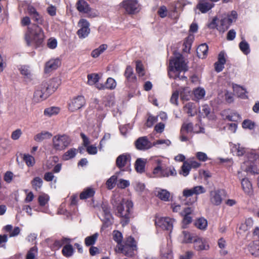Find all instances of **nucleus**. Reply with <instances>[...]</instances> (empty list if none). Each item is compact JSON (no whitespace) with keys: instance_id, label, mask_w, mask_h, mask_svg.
<instances>
[{"instance_id":"32","label":"nucleus","mask_w":259,"mask_h":259,"mask_svg":"<svg viewBox=\"0 0 259 259\" xmlns=\"http://www.w3.org/2000/svg\"><path fill=\"white\" fill-rule=\"evenodd\" d=\"M77 150L75 148H71L66 151L62 156L64 160H68L73 158L76 154Z\"/></svg>"},{"instance_id":"35","label":"nucleus","mask_w":259,"mask_h":259,"mask_svg":"<svg viewBox=\"0 0 259 259\" xmlns=\"http://www.w3.org/2000/svg\"><path fill=\"white\" fill-rule=\"evenodd\" d=\"M99 76L98 74L92 73L88 75V83L92 85L95 84L99 81Z\"/></svg>"},{"instance_id":"28","label":"nucleus","mask_w":259,"mask_h":259,"mask_svg":"<svg viewBox=\"0 0 259 259\" xmlns=\"http://www.w3.org/2000/svg\"><path fill=\"white\" fill-rule=\"evenodd\" d=\"M95 191L93 188H88L84 189L80 194V199H86L88 198H90L92 197L95 194Z\"/></svg>"},{"instance_id":"23","label":"nucleus","mask_w":259,"mask_h":259,"mask_svg":"<svg viewBox=\"0 0 259 259\" xmlns=\"http://www.w3.org/2000/svg\"><path fill=\"white\" fill-rule=\"evenodd\" d=\"M248 249L252 255L259 256V240L250 243L248 247Z\"/></svg>"},{"instance_id":"24","label":"nucleus","mask_w":259,"mask_h":259,"mask_svg":"<svg viewBox=\"0 0 259 259\" xmlns=\"http://www.w3.org/2000/svg\"><path fill=\"white\" fill-rule=\"evenodd\" d=\"M253 224V221L251 219L248 218L246 219L245 222L242 223L239 226V230L240 231V233L245 232L251 229L252 227Z\"/></svg>"},{"instance_id":"1","label":"nucleus","mask_w":259,"mask_h":259,"mask_svg":"<svg viewBox=\"0 0 259 259\" xmlns=\"http://www.w3.org/2000/svg\"><path fill=\"white\" fill-rule=\"evenodd\" d=\"M111 203L116 211L117 216L121 218V224L125 226L130 222L131 216V210L133 209V203L131 201L124 200L120 197L113 198Z\"/></svg>"},{"instance_id":"54","label":"nucleus","mask_w":259,"mask_h":259,"mask_svg":"<svg viewBox=\"0 0 259 259\" xmlns=\"http://www.w3.org/2000/svg\"><path fill=\"white\" fill-rule=\"evenodd\" d=\"M70 240V239L66 238H64L61 240H56L54 242V246L58 248H60L63 245L64 243H67Z\"/></svg>"},{"instance_id":"12","label":"nucleus","mask_w":259,"mask_h":259,"mask_svg":"<svg viewBox=\"0 0 259 259\" xmlns=\"http://www.w3.org/2000/svg\"><path fill=\"white\" fill-rule=\"evenodd\" d=\"M174 68L170 69V70H174L175 72L179 71H186L188 70V66L182 56L176 57L174 61Z\"/></svg>"},{"instance_id":"19","label":"nucleus","mask_w":259,"mask_h":259,"mask_svg":"<svg viewBox=\"0 0 259 259\" xmlns=\"http://www.w3.org/2000/svg\"><path fill=\"white\" fill-rule=\"evenodd\" d=\"M184 111L189 116H194L197 114V107L196 104L193 102H188L184 106Z\"/></svg>"},{"instance_id":"8","label":"nucleus","mask_w":259,"mask_h":259,"mask_svg":"<svg viewBox=\"0 0 259 259\" xmlns=\"http://www.w3.org/2000/svg\"><path fill=\"white\" fill-rule=\"evenodd\" d=\"M159 172H160V176L161 177H168L169 176H176L177 175V171L174 167H164L158 165L153 170L154 174H157Z\"/></svg>"},{"instance_id":"17","label":"nucleus","mask_w":259,"mask_h":259,"mask_svg":"<svg viewBox=\"0 0 259 259\" xmlns=\"http://www.w3.org/2000/svg\"><path fill=\"white\" fill-rule=\"evenodd\" d=\"M221 191L220 190L211 191L210 192V200L211 202L215 205H220L222 201Z\"/></svg>"},{"instance_id":"18","label":"nucleus","mask_w":259,"mask_h":259,"mask_svg":"<svg viewBox=\"0 0 259 259\" xmlns=\"http://www.w3.org/2000/svg\"><path fill=\"white\" fill-rule=\"evenodd\" d=\"M60 61L58 59L49 60L46 63L45 73H49L52 70H56L60 65Z\"/></svg>"},{"instance_id":"7","label":"nucleus","mask_w":259,"mask_h":259,"mask_svg":"<svg viewBox=\"0 0 259 259\" xmlns=\"http://www.w3.org/2000/svg\"><path fill=\"white\" fill-rule=\"evenodd\" d=\"M121 6L127 13L130 14H134L139 11V5L137 0H123L121 3Z\"/></svg>"},{"instance_id":"22","label":"nucleus","mask_w":259,"mask_h":259,"mask_svg":"<svg viewBox=\"0 0 259 259\" xmlns=\"http://www.w3.org/2000/svg\"><path fill=\"white\" fill-rule=\"evenodd\" d=\"M76 8L80 12L87 13L90 11L88 4L84 0H79L76 3Z\"/></svg>"},{"instance_id":"59","label":"nucleus","mask_w":259,"mask_h":259,"mask_svg":"<svg viewBox=\"0 0 259 259\" xmlns=\"http://www.w3.org/2000/svg\"><path fill=\"white\" fill-rule=\"evenodd\" d=\"M157 121V117L152 116H149L146 122V125L147 127H151L153 123Z\"/></svg>"},{"instance_id":"20","label":"nucleus","mask_w":259,"mask_h":259,"mask_svg":"<svg viewBox=\"0 0 259 259\" xmlns=\"http://www.w3.org/2000/svg\"><path fill=\"white\" fill-rule=\"evenodd\" d=\"M146 162V159L141 158H138L135 164V167L136 171L140 174L145 172V167Z\"/></svg>"},{"instance_id":"29","label":"nucleus","mask_w":259,"mask_h":259,"mask_svg":"<svg viewBox=\"0 0 259 259\" xmlns=\"http://www.w3.org/2000/svg\"><path fill=\"white\" fill-rule=\"evenodd\" d=\"M241 186L245 193L249 194L251 192L252 185L248 179H243L241 181Z\"/></svg>"},{"instance_id":"39","label":"nucleus","mask_w":259,"mask_h":259,"mask_svg":"<svg viewBox=\"0 0 259 259\" xmlns=\"http://www.w3.org/2000/svg\"><path fill=\"white\" fill-rule=\"evenodd\" d=\"M23 159L28 166H32L35 163L34 158L29 154H24Z\"/></svg>"},{"instance_id":"55","label":"nucleus","mask_w":259,"mask_h":259,"mask_svg":"<svg viewBox=\"0 0 259 259\" xmlns=\"http://www.w3.org/2000/svg\"><path fill=\"white\" fill-rule=\"evenodd\" d=\"M117 185V187L119 188L124 189L130 185V183L128 181L120 179Z\"/></svg>"},{"instance_id":"61","label":"nucleus","mask_w":259,"mask_h":259,"mask_svg":"<svg viewBox=\"0 0 259 259\" xmlns=\"http://www.w3.org/2000/svg\"><path fill=\"white\" fill-rule=\"evenodd\" d=\"M197 158L202 161H205L208 159L206 154L203 152H198L196 153Z\"/></svg>"},{"instance_id":"60","label":"nucleus","mask_w":259,"mask_h":259,"mask_svg":"<svg viewBox=\"0 0 259 259\" xmlns=\"http://www.w3.org/2000/svg\"><path fill=\"white\" fill-rule=\"evenodd\" d=\"M210 112V109L208 105H204L202 106V109L201 111V113L202 115L207 116Z\"/></svg>"},{"instance_id":"33","label":"nucleus","mask_w":259,"mask_h":259,"mask_svg":"<svg viewBox=\"0 0 259 259\" xmlns=\"http://www.w3.org/2000/svg\"><path fill=\"white\" fill-rule=\"evenodd\" d=\"M170 193L166 190L162 189L158 192L157 196L161 200L165 201H169Z\"/></svg>"},{"instance_id":"11","label":"nucleus","mask_w":259,"mask_h":259,"mask_svg":"<svg viewBox=\"0 0 259 259\" xmlns=\"http://www.w3.org/2000/svg\"><path fill=\"white\" fill-rule=\"evenodd\" d=\"M174 220L169 218H161L156 220L155 224L163 229L171 231L173 228Z\"/></svg>"},{"instance_id":"3","label":"nucleus","mask_w":259,"mask_h":259,"mask_svg":"<svg viewBox=\"0 0 259 259\" xmlns=\"http://www.w3.org/2000/svg\"><path fill=\"white\" fill-rule=\"evenodd\" d=\"M118 249L125 256L133 257L135 255V251L137 250V245L134 238L131 236L127 237L123 243L118 246Z\"/></svg>"},{"instance_id":"57","label":"nucleus","mask_w":259,"mask_h":259,"mask_svg":"<svg viewBox=\"0 0 259 259\" xmlns=\"http://www.w3.org/2000/svg\"><path fill=\"white\" fill-rule=\"evenodd\" d=\"M22 133L20 129H17L12 132L11 138L14 140H18L21 136Z\"/></svg>"},{"instance_id":"62","label":"nucleus","mask_w":259,"mask_h":259,"mask_svg":"<svg viewBox=\"0 0 259 259\" xmlns=\"http://www.w3.org/2000/svg\"><path fill=\"white\" fill-rule=\"evenodd\" d=\"M13 177V174L11 171H7L4 176V180L7 183H10Z\"/></svg>"},{"instance_id":"48","label":"nucleus","mask_w":259,"mask_h":259,"mask_svg":"<svg viewBox=\"0 0 259 259\" xmlns=\"http://www.w3.org/2000/svg\"><path fill=\"white\" fill-rule=\"evenodd\" d=\"M255 124L249 119H245L242 123V127L244 128L252 130L254 127Z\"/></svg>"},{"instance_id":"38","label":"nucleus","mask_w":259,"mask_h":259,"mask_svg":"<svg viewBox=\"0 0 259 259\" xmlns=\"http://www.w3.org/2000/svg\"><path fill=\"white\" fill-rule=\"evenodd\" d=\"M102 209L104 212L106 222H109L111 219V214L110 213L109 207L107 205L103 204L102 205Z\"/></svg>"},{"instance_id":"2","label":"nucleus","mask_w":259,"mask_h":259,"mask_svg":"<svg viewBox=\"0 0 259 259\" xmlns=\"http://www.w3.org/2000/svg\"><path fill=\"white\" fill-rule=\"evenodd\" d=\"M43 30L38 24H34L31 27H28L25 34V40L28 46L34 45L40 46L44 41Z\"/></svg>"},{"instance_id":"56","label":"nucleus","mask_w":259,"mask_h":259,"mask_svg":"<svg viewBox=\"0 0 259 259\" xmlns=\"http://www.w3.org/2000/svg\"><path fill=\"white\" fill-rule=\"evenodd\" d=\"M21 73L27 78H30L31 74L30 71L26 67L24 66L20 68Z\"/></svg>"},{"instance_id":"21","label":"nucleus","mask_w":259,"mask_h":259,"mask_svg":"<svg viewBox=\"0 0 259 259\" xmlns=\"http://www.w3.org/2000/svg\"><path fill=\"white\" fill-rule=\"evenodd\" d=\"M208 47L206 44L199 45L196 50L197 56L199 58L204 59L207 56Z\"/></svg>"},{"instance_id":"15","label":"nucleus","mask_w":259,"mask_h":259,"mask_svg":"<svg viewBox=\"0 0 259 259\" xmlns=\"http://www.w3.org/2000/svg\"><path fill=\"white\" fill-rule=\"evenodd\" d=\"M192 242L194 244V248L196 250H207L209 248V246L206 244L205 240L197 236H195Z\"/></svg>"},{"instance_id":"49","label":"nucleus","mask_w":259,"mask_h":259,"mask_svg":"<svg viewBox=\"0 0 259 259\" xmlns=\"http://www.w3.org/2000/svg\"><path fill=\"white\" fill-rule=\"evenodd\" d=\"M33 19L37 24H41L43 23L44 19L38 13V12H36L35 14L31 16Z\"/></svg>"},{"instance_id":"41","label":"nucleus","mask_w":259,"mask_h":259,"mask_svg":"<svg viewBox=\"0 0 259 259\" xmlns=\"http://www.w3.org/2000/svg\"><path fill=\"white\" fill-rule=\"evenodd\" d=\"M184 235V239L183 242L185 243H192L194 240V237L189 232L186 231H183Z\"/></svg>"},{"instance_id":"44","label":"nucleus","mask_w":259,"mask_h":259,"mask_svg":"<svg viewBox=\"0 0 259 259\" xmlns=\"http://www.w3.org/2000/svg\"><path fill=\"white\" fill-rule=\"evenodd\" d=\"M240 50L244 54H248L250 52L249 45L248 43L245 41H242L239 44Z\"/></svg>"},{"instance_id":"64","label":"nucleus","mask_w":259,"mask_h":259,"mask_svg":"<svg viewBox=\"0 0 259 259\" xmlns=\"http://www.w3.org/2000/svg\"><path fill=\"white\" fill-rule=\"evenodd\" d=\"M193 255L192 251H187L184 254L180 256V259H191Z\"/></svg>"},{"instance_id":"51","label":"nucleus","mask_w":259,"mask_h":259,"mask_svg":"<svg viewBox=\"0 0 259 259\" xmlns=\"http://www.w3.org/2000/svg\"><path fill=\"white\" fill-rule=\"evenodd\" d=\"M194 192V194L198 195L199 194L204 193L206 192L204 188L202 186H195L192 188Z\"/></svg>"},{"instance_id":"6","label":"nucleus","mask_w":259,"mask_h":259,"mask_svg":"<svg viewBox=\"0 0 259 259\" xmlns=\"http://www.w3.org/2000/svg\"><path fill=\"white\" fill-rule=\"evenodd\" d=\"M131 159V155L130 153H125L120 154L116 158V165L121 170H124L125 166H130Z\"/></svg>"},{"instance_id":"27","label":"nucleus","mask_w":259,"mask_h":259,"mask_svg":"<svg viewBox=\"0 0 259 259\" xmlns=\"http://www.w3.org/2000/svg\"><path fill=\"white\" fill-rule=\"evenodd\" d=\"M52 136V134L49 132H42L36 134L34 137V140L37 142H41L45 139L51 138Z\"/></svg>"},{"instance_id":"9","label":"nucleus","mask_w":259,"mask_h":259,"mask_svg":"<svg viewBox=\"0 0 259 259\" xmlns=\"http://www.w3.org/2000/svg\"><path fill=\"white\" fill-rule=\"evenodd\" d=\"M200 166V163L194 160L184 161L181 167V171L180 172V174L186 177L188 175L192 168H196Z\"/></svg>"},{"instance_id":"36","label":"nucleus","mask_w":259,"mask_h":259,"mask_svg":"<svg viewBox=\"0 0 259 259\" xmlns=\"http://www.w3.org/2000/svg\"><path fill=\"white\" fill-rule=\"evenodd\" d=\"M42 183V179L38 177H35L31 181L33 188L36 191L41 188Z\"/></svg>"},{"instance_id":"5","label":"nucleus","mask_w":259,"mask_h":259,"mask_svg":"<svg viewBox=\"0 0 259 259\" xmlns=\"http://www.w3.org/2000/svg\"><path fill=\"white\" fill-rule=\"evenodd\" d=\"M53 147L56 150L65 149L70 144L71 139L66 135H57L53 138Z\"/></svg>"},{"instance_id":"46","label":"nucleus","mask_w":259,"mask_h":259,"mask_svg":"<svg viewBox=\"0 0 259 259\" xmlns=\"http://www.w3.org/2000/svg\"><path fill=\"white\" fill-rule=\"evenodd\" d=\"M113 239L118 243L119 246L121 244H122L121 243L122 240V236L121 233L118 231H114Z\"/></svg>"},{"instance_id":"16","label":"nucleus","mask_w":259,"mask_h":259,"mask_svg":"<svg viewBox=\"0 0 259 259\" xmlns=\"http://www.w3.org/2000/svg\"><path fill=\"white\" fill-rule=\"evenodd\" d=\"M213 6L214 4L209 2L208 0H199L196 7L201 13H206Z\"/></svg>"},{"instance_id":"13","label":"nucleus","mask_w":259,"mask_h":259,"mask_svg":"<svg viewBox=\"0 0 259 259\" xmlns=\"http://www.w3.org/2000/svg\"><path fill=\"white\" fill-rule=\"evenodd\" d=\"M81 28L77 31V34L79 38H84L89 34L90 29L89 28V23L84 19L80 20L78 23Z\"/></svg>"},{"instance_id":"43","label":"nucleus","mask_w":259,"mask_h":259,"mask_svg":"<svg viewBox=\"0 0 259 259\" xmlns=\"http://www.w3.org/2000/svg\"><path fill=\"white\" fill-rule=\"evenodd\" d=\"M37 252V248L36 246L31 247L27 253L26 259H34Z\"/></svg>"},{"instance_id":"31","label":"nucleus","mask_w":259,"mask_h":259,"mask_svg":"<svg viewBox=\"0 0 259 259\" xmlns=\"http://www.w3.org/2000/svg\"><path fill=\"white\" fill-rule=\"evenodd\" d=\"M98 236V233H96L90 236L86 237L84 240L85 245L87 246L93 245L97 241Z\"/></svg>"},{"instance_id":"58","label":"nucleus","mask_w":259,"mask_h":259,"mask_svg":"<svg viewBox=\"0 0 259 259\" xmlns=\"http://www.w3.org/2000/svg\"><path fill=\"white\" fill-rule=\"evenodd\" d=\"M178 98H179V92L178 91H175V92L173 93V94H172V96L170 98V102L172 104L178 105Z\"/></svg>"},{"instance_id":"47","label":"nucleus","mask_w":259,"mask_h":259,"mask_svg":"<svg viewBox=\"0 0 259 259\" xmlns=\"http://www.w3.org/2000/svg\"><path fill=\"white\" fill-rule=\"evenodd\" d=\"M193 126L192 123H184L181 129V133H183V132L188 133L189 132H191L193 130Z\"/></svg>"},{"instance_id":"37","label":"nucleus","mask_w":259,"mask_h":259,"mask_svg":"<svg viewBox=\"0 0 259 259\" xmlns=\"http://www.w3.org/2000/svg\"><path fill=\"white\" fill-rule=\"evenodd\" d=\"M232 23L233 20H231L230 18H227L226 17L222 18L220 21V24L222 26V29H223V31L228 29L230 25Z\"/></svg>"},{"instance_id":"53","label":"nucleus","mask_w":259,"mask_h":259,"mask_svg":"<svg viewBox=\"0 0 259 259\" xmlns=\"http://www.w3.org/2000/svg\"><path fill=\"white\" fill-rule=\"evenodd\" d=\"M167 10L166 7L164 6H162L159 8L157 13L160 17L164 18L167 15Z\"/></svg>"},{"instance_id":"50","label":"nucleus","mask_w":259,"mask_h":259,"mask_svg":"<svg viewBox=\"0 0 259 259\" xmlns=\"http://www.w3.org/2000/svg\"><path fill=\"white\" fill-rule=\"evenodd\" d=\"M136 71L138 74H139V76H143L144 75V71L143 67V65L140 61L136 62Z\"/></svg>"},{"instance_id":"42","label":"nucleus","mask_w":259,"mask_h":259,"mask_svg":"<svg viewBox=\"0 0 259 259\" xmlns=\"http://www.w3.org/2000/svg\"><path fill=\"white\" fill-rule=\"evenodd\" d=\"M117 179V176H113L107 181L106 185L109 189L111 190L114 188Z\"/></svg>"},{"instance_id":"26","label":"nucleus","mask_w":259,"mask_h":259,"mask_svg":"<svg viewBox=\"0 0 259 259\" xmlns=\"http://www.w3.org/2000/svg\"><path fill=\"white\" fill-rule=\"evenodd\" d=\"M124 75L127 80L131 82H135L136 80V76L134 74L133 69L130 66H127L126 68Z\"/></svg>"},{"instance_id":"25","label":"nucleus","mask_w":259,"mask_h":259,"mask_svg":"<svg viewBox=\"0 0 259 259\" xmlns=\"http://www.w3.org/2000/svg\"><path fill=\"white\" fill-rule=\"evenodd\" d=\"M49 88L52 93H54L61 84V80L58 78H53L52 80L47 81Z\"/></svg>"},{"instance_id":"34","label":"nucleus","mask_w":259,"mask_h":259,"mask_svg":"<svg viewBox=\"0 0 259 259\" xmlns=\"http://www.w3.org/2000/svg\"><path fill=\"white\" fill-rule=\"evenodd\" d=\"M195 226L201 230H205L207 226V221L204 218H199L195 223Z\"/></svg>"},{"instance_id":"40","label":"nucleus","mask_w":259,"mask_h":259,"mask_svg":"<svg viewBox=\"0 0 259 259\" xmlns=\"http://www.w3.org/2000/svg\"><path fill=\"white\" fill-rule=\"evenodd\" d=\"M59 108L57 107H51L47 108L44 111V114L51 116L53 115L56 114L59 112Z\"/></svg>"},{"instance_id":"45","label":"nucleus","mask_w":259,"mask_h":259,"mask_svg":"<svg viewBox=\"0 0 259 259\" xmlns=\"http://www.w3.org/2000/svg\"><path fill=\"white\" fill-rule=\"evenodd\" d=\"M105 85L107 89L112 90L114 89L116 85L115 80L111 77L108 78L105 82Z\"/></svg>"},{"instance_id":"30","label":"nucleus","mask_w":259,"mask_h":259,"mask_svg":"<svg viewBox=\"0 0 259 259\" xmlns=\"http://www.w3.org/2000/svg\"><path fill=\"white\" fill-rule=\"evenodd\" d=\"M73 252L74 249L72 246L70 244L65 245L62 250L63 255L67 257L72 256Z\"/></svg>"},{"instance_id":"10","label":"nucleus","mask_w":259,"mask_h":259,"mask_svg":"<svg viewBox=\"0 0 259 259\" xmlns=\"http://www.w3.org/2000/svg\"><path fill=\"white\" fill-rule=\"evenodd\" d=\"M85 104V100L82 96H79L74 98L68 105L70 111L74 112L80 109Z\"/></svg>"},{"instance_id":"63","label":"nucleus","mask_w":259,"mask_h":259,"mask_svg":"<svg viewBox=\"0 0 259 259\" xmlns=\"http://www.w3.org/2000/svg\"><path fill=\"white\" fill-rule=\"evenodd\" d=\"M164 127V124L162 122H160L155 126L154 128L156 132L161 133L163 131Z\"/></svg>"},{"instance_id":"52","label":"nucleus","mask_w":259,"mask_h":259,"mask_svg":"<svg viewBox=\"0 0 259 259\" xmlns=\"http://www.w3.org/2000/svg\"><path fill=\"white\" fill-rule=\"evenodd\" d=\"M49 198L47 195H42L38 197V203L41 206H45L48 201Z\"/></svg>"},{"instance_id":"14","label":"nucleus","mask_w":259,"mask_h":259,"mask_svg":"<svg viewBox=\"0 0 259 259\" xmlns=\"http://www.w3.org/2000/svg\"><path fill=\"white\" fill-rule=\"evenodd\" d=\"M136 148L139 150H145L151 147V143L147 137L139 138L135 142Z\"/></svg>"},{"instance_id":"4","label":"nucleus","mask_w":259,"mask_h":259,"mask_svg":"<svg viewBox=\"0 0 259 259\" xmlns=\"http://www.w3.org/2000/svg\"><path fill=\"white\" fill-rule=\"evenodd\" d=\"M52 93L49 88L47 81H44L39 85L33 95V99L38 102L47 99Z\"/></svg>"}]
</instances>
